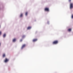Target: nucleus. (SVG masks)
Segmentation results:
<instances>
[{"label": "nucleus", "instance_id": "nucleus-1", "mask_svg": "<svg viewBox=\"0 0 73 73\" xmlns=\"http://www.w3.org/2000/svg\"><path fill=\"white\" fill-rule=\"evenodd\" d=\"M73 8V4L71 3L70 4V9H72Z\"/></svg>", "mask_w": 73, "mask_h": 73}, {"label": "nucleus", "instance_id": "nucleus-2", "mask_svg": "<svg viewBox=\"0 0 73 73\" xmlns=\"http://www.w3.org/2000/svg\"><path fill=\"white\" fill-rule=\"evenodd\" d=\"M58 43V41L57 40H56L53 42V44H56Z\"/></svg>", "mask_w": 73, "mask_h": 73}, {"label": "nucleus", "instance_id": "nucleus-3", "mask_svg": "<svg viewBox=\"0 0 73 73\" xmlns=\"http://www.w3.org/2000/svg\"><path fill=\"white\" fill-rule=\"evenodd\" d=\"M44 10L45 11H49V9L48 8H46L44 9Z\"/></svg>", "mask_w": 73, "mask_h": 73}, {"label": "nucleus", "instance_id": "nucleus-4", "mask_svg": "<svg viewBox=\"0 0 73 73\" xmlns=\"http://www.w3.org/2000/svg\"><path fill=\"white\" fill-rule=\"evenodd\" d=\"M9 59H7V58H5V60H4V62L5 63H7L9 61Z\"/></svg>", "mask_w": 73, "mask_h": 73}, {"label": "nucleus", "instance_id": "nucleus-5", "mask_svg": "<svg viewBox=\"0 0 73 73\" xmlns=\"http://www.w3.org/2000/svg\"><path fill=\"white\" fill-rule=\"evenodd\" d=\"M16 39L15 38H14V39H13V40H12V42H16Z\"/></svg>", "mask_w": 73, "mask_h": 73}, {"label": "nucleus", "instance_id": "nucleus-6", "mask_svg": "<svg viewBox=\"0 0 73 73\" xmlns=\"http://www.w3.org/2000/svg\"><path fill=\"white\" fill-rule=\"evenodd\" d=\"M31 26H29L28 27V28H27V30H30L31 29Z\"/></svg>", "mask_w": 73, "mask_h": 73}, {"label": "nucleus", "instance_id": "nucleus-7", "mask_svg": "<svg viewBox=\"0 0 73 73\" xmlns=\"http://www.w3.org/2000/svg\"><path fill=\"white\" fill-rule=\"evenodd\" d=\"M25 46V44H23V45L22 47H21V49H23Z\"/></svg>", "mask_w": 73, "mask_h": 73}, {"label": "nucleus", "instance_id": "nucleus-8", "mask_svg": "<svg viewBox=\"0 0 73 73\" xmlns=\"http://www.w3.org/2000/svg\"><path fill=\"white\" fill-rule=\"evenodd\" d=\"M6 36V34L5 33L3 35V38H5Z\"/></svg>", "mask_w": 73, "mask_h": 73}, {"label": "nucleus", "instance_id": "nucleus-9", "mask_svg": "<svg viewBox=\"0 0 73 73\" xmlns=\"http://www.w3.org/2000/svg\"><path fill=\"white\" fill-rule=\"evenodd\" d=\"M37 40V39H34L33 40V42H35Z\"/></svg>", "mask_w": 73, "mask_h": 73}, {"label": "nucleus", "instance_id": "nucleus-10", "mask_svg": "<svg viewBox=\"0 0 73 73\" xmlns=\"http://www.w3.org/2000/svg\"><path fill=\"white\" fill-rule=\"evenodd\" d=\"M72 29L71 28L69 29H68V31L69 32H70L71 31Z\"/></svg>", "mask_w": 73, "mask_h": 73}, {"label": "nucleus", "instance_id": "nucleus-11", "mask_svg": "<svg viewBox=\"0 0 73 73\" xmlns=\"http://www.w3.org/2000/svg\"><path fill=\"white\" fill-rule=\"evenodd\" d=\"M26 37V36L25 35H23V36H22V38H25Z\"/></svg>", "mask_w": 73, "mask_h": 73}, {"label": "nucleus", "instance_id": "nucleus-12", "mask_svg": "<svg viewBox=\"0 0 73 73\" xmlns=\"http://www.w3.org/2000/svg\"><path fill=\"white\" fill-rule=\"evenodd\" d=\"M23 13H21V15H20V17H23Z\"/></svg>", "mask_w": 73, "mask_h": 73}, {"label": "nucleus", "instance_id": "nucleus-13", "mask_svg": "<svg viewBox=\"0 0 73 73\" xmlns=\"http://www.w3.org/2000/svg\"><path fill=\"white\" fill-rule=\"evenodd\" d=\"M3 57L4 58L5 56V54H3Z\"/></svg>", "mask_w": 73, "mask_h": 73}, {"label": "nucleus", "instance_id": "nucleus-14", "mask_svg": "<svg viewBox=\"0 0 73 73\" xmlns=\"http://www.w3.org/2000/svg\"><path fill=\"white\" fill-rule=\"evenodd\" d=\"M27 14H28V12H26V14H25L26 16H27Z\"/></svg>", "mask_w": 73, "mask_h": 73}, {"label": "nucleus", "instance_id": "nucleus-15", "mask_svg": "<svg viewBox=\"0 0 73 73\" xmlns=\"http://www.w3.org/2000/svg\"><path fill=\"white\" fill-rule=\"evenodd\" d=\"M2 34V32L1 31H0V36Z\"/></svg>", "mask_w": 73, "mask_h": 73}, {"label": "nucleus", "instance_id": "nucleus-16", "mask_svg": "<svg viewBox=\"0 0 73 73\" xmlns=\"http://www.w3.org/2000/svg\"><path fill=\"white\" fill-rule=\"evenodd\" d=\"M71 18L72 19H73V14L72 15Z\"/></svg>", "mask_w": 73, "mask_h": 73}, {"label": "nucleus", "instance_id": "nucleus-17", "mask_svg": "<svg viewBox=\"0 0 73 73\" xmlns=\"http://www.w3.org/2000/svg\"><path fill=\"white\" fill-rule=\"evenodd\" d=\"M47 24H49V22L48 21H47Z\"/></svg>", "mask_w": 73, "mask_h": 73}, {"label": "nucleus", "instance_id": "nucleus-18", "mask_svg": "<svg viewBox=\"0 0 73 73\" xmlns=\"http://www.w3.org/2000/svg\"><path fill=\"white\" fill-rule=\"evenodd\" d=\"M22 40H23V39H22L20 40V42H22Z\"/></svg>", "mask_w": 73, "mask_h": 73}, {"label": "nucleus", "instance_id": "nucleus-19", "mask_svg": "<svg viewBox=\"0 0 73 73\" xmlns=\"http://www.w3.org/2000/svg\"><path fill=\"white\" fill-rule=\"evenodd\" d=\"M71 0H69V2H70L71 1Z\"/></svg>", "mask_w": 73, "mask_h": 73}, {"label": "nucleus", "instance_id": "nucleus-20", "mask_svg": "<svg viewBox=\"0 0 73 73\" xmlns=\"http://www.w3.org/2000/svg\"><path fill=\"white\" fill-rule=\"evenodd\" d=\"M1 42H0V47L1 46Z\"/></svg>", "mask_w": 73, "mask_h": 73}, {"label": "nucleus", "instance_id": "nucleus-21", "mask_svg": "<svg viewBox=\"0 0 73 73\" xmlns=\"http://www.w3.org/2000/svg\"><path fill=\"white\" fill-rule=\"evenodd\" d=\"M0 28H1V26L0 25Z\"/></svg>", "mask_w": 73, "mask_h": 73}]
</instances>
